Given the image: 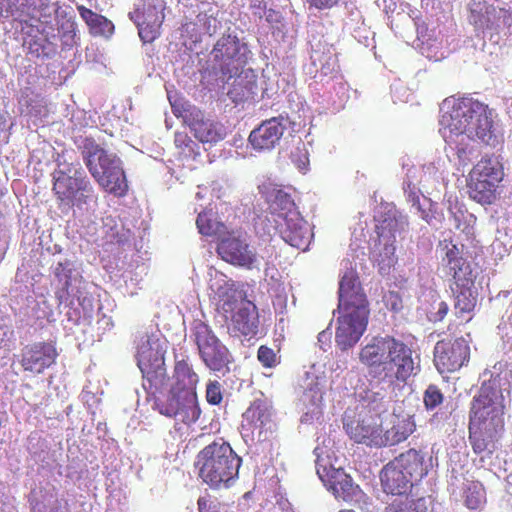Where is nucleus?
<instances>
[{
    "instance_id": "nucleus-34",
    "label": "nucleus",
    "mask_w": 512,
    "mask_h": 512,
    "mask_svg": "<svg viewBox=\"0 0 512 512\" xmlns=\"http://www.w3.org/2000/svg\"><path fill=\"white\" fill-rule=\"evenodd\" d=\"M77 9L81 18L94 34L108 36L113 33L114 25L106 17L97 14L84 6H78Z\"/></svg>"
},
{
    "instance_id": "nucleus-42",
    "label": "nucleus",
    "mask_w": 512,
    "mask_h": 512,
    "mask_svg": "<svg viewBox=\"0 0 512 512\" xmlns=\"http://www.w3.org/2000/svg\"><path fill=\"white\" fill-rule=\"evenodd\" d=\"M206 399L209 404L218 405L223 397L221 385L218 381L209 382L206 387Z\"/></svg>"
},
{
    "instance_id": "nucleus-18",
    "label": "nucleus",
    "mask_w": 512,
    "mask_h": 512,
    "mask_svg": "<svg viewBox=\"0 0 512 512\" xmlns=\"http://www.w3.org/2000/svg\"><path fill=\"white\" fill-rule=\"evenodd\" d=\"M57 357L55 343L40 341L22 348L19 363L25 372L38 375L54 365Z\"/></svg>"
},
{
    "instance_id": "nucleus-53",
    "label": "nucleus",
    "mask_w": 512,
    "mask_h": 512,
    "mask_svg": "<svg viewBox=\"0 0 512 512\" xmlns=\"http://www.w3.org/2000/svg\"><path fill=\"white\" fill-rule=\"evenodd\" d=\"M338 512H355V511L352 510V509H343V510H340Z\"/></svg>"
},
{
    "instance_id": "nucleus-33",
    "label": "nucleus",
    "mask_w": 512,
    "mask_h": 512,
    "mask_svg": "<svg viewBox=\"0 0 512 512\" xmlns=\"http://www.w3.org/2000/svg\"><path fill=\"white\" fill-rule=\"evenodd\" d=\"M196 225L200 234L214 237L219 240V242L229 232L224 223L217 221L211 213L207 212L199 213L196 219Z\"/></svg>"
},
{
    "instance_id": "nucleus-14",
    "label": "nucleus",
    "mask_w": 512,
    "mask_h": 512,
    "mask_svg": "<svg viewBox=\"0 0 512 512\" xmlns=\"http://www.w3.org/2000/svg\"><path fill=\"white\" fill-rule=\"evenodd\" d=\"M369 317V308H352L343 310L342 316L337 320L335 333L337 346L342 350L352 348L366 330Z\"/></svg>"
},
{
    "instance_id": "nucleus-26",
    "label": "nucleus",
    "mask_w": 512,
    "mask_h": 512,
    "mask_svg": "<svg viewBox=\"0 0 512 512\" xmlns=\"http://www.w3.org/2000/svg\"><path fill=\"white\" fill-rule=\"evenodd\" d=\"M392 339V336L375 337L359 352L360 362L368 367L370 374L377 380L378 372H381Z\"/></svg>"
},
{
    "instance_id": "nucleus-15",
    "label": "nucleus",
    "mask_w": 512,
    "mask_h": 512,
    "mask_svg": "<svg viewBox=\"0 0 512 512\" xmlns=\"http://www.w3.org/2000/svg\"><path fill=\"white\" fill-rule=\"evenodd\" d=\"M155 406L160 414L187 425L195 423L201 415L197 395L169 393L166 398L157 399Z\"/></svg>"
},
{
    "instance_id": "nucleus-48",
    "label": "nucleus",
    "mask_w": 512,
    "mask_h": 512,
    "mask_svg": "<svg viewBox=\"0 0 512 512\" xmlns=\"http://www.w3.org/2000/svg\"><path fill=\"white\" fill-rule=\"evenodd\" d=\"M471 18H472V22L475 26H483L480 22V19H479V15H476L475 14V10H471Z\"/></svg>"
},
{
    "instance_id": "nucleus-28",
    "label": "nucleus",
    "mask_w": 512,
    "mask_h": 512,
    "mask_svg": "<svg viewBox=\"0 0 512 512\" xmlns=\"http://www.w3.org/2000/svg\"><path fill=\"white\" fill-rule=\"evenodd\" d=\"M380 481L383 491L391 495H403L413 487L410 479H407L404 471L393 460L387 463L380 472Z\"/></svg>"
},
{
    "instance_id": "nucleus-47",
    "label": "nucleus",
    "mask_w": 512,
    "mask_h": 512,
    "mask_svg": "<svg viewBox=\"0 0 512 512\" xmlns=\"http://www.w3.org/2000/svg\"><path fill=\"white\" fill-rule=\"evenodd\" d=\"M449 307L448 304L444 301L439 303V308L437 311V318L436 320H442L448 313Z\"/></svg>"
},
{
    "instance_id": "nucleus-16",
    "label": "nucleus",
    "mask_w": 512,
    "mask_h": 512,
    "mask_svg": "<svg viewBox=\"0 0 512 512\" xmlns=\"http://www.w3.org/2000/svg\"><path fill=\"white\" fill-rule=\"evenodd\" d=\"M469 358L470 347L463 337L454 341H439L434 348L435 366L441 374L459 370Z\"/></svg>"
},
{
    "instance_id": "nucleus-2",
    "label": "nucleus",
    "mask_w": 512,
    "mask_h": 512,
    "mask_svg": "<svg viewBox=\"0 0 512 512\" xmlns=\"http://www.w3.org/2000/svg\"><path fill=\"white\" fill-rule=\"evenodd\" d=\"M504 405L490 389L473 397L469 414V441L475 454H492L504 430Z\"/></svg>"
},
{
    "instance_id": "nucleus-3",
    "label": "nucleus",
    "mask_w": 512,
    "mask_h": 512,
    "mask_svg": "<svg viewBox=\"0 0 512 512\" xmlns=\"http://www.w3.org/2000/svg\"><path fill=\"white\" fill-rule=\"evenodd\" d=\"M440 124L446 142L453 135L467 134L488 144L493 137L492 111L487 105L469 98L455 102L451 111L442 115Z\"/></svg>"
},
{
    "instance_id": "nucleus-50",
    "label": "nucleus",
    "mask_w": 512,
    "mask_h": 512,
    "mask_svg": "<svg viewBox=\"0 0 512 512\" xmlns=\"http://www.w3.org/2000/svg\"><path fill=\"white\" fill-rule=\"evenodd\" d=\"M496 12H497V11H496V8H494V7H487V8H486V13H487V14H490V13H496Z\"/></svg>"
},
{
    "instance_id": "nucleus-4",
    "label": "nucleus",
    "mask_w": 512,
    "mask_h": 512,
    "mask_svg": "<svg viewBox=\"0 0 512 512\" xmlns=\"http://www.w3.org/2000/svg\"><path fill=\"white\" fill-rule=\"evenodd\" d=\"M241 464V457L223 440L206 445L195 460L199 477L212 489L230 487L238 478Z\"/></svg>"
},
{
    "instance_id": "nucleus-36",
    "label": "nucleus",
    "mask_w": 512,
    "mask_h": 512,
    "mask_svg": "<svg viewBox=\"0 0 512 512\" xmlns=\"http://www.w3.org/2000/svg\"><path fill=\"white\" fill-rule=\"evenodd\" d=\"M57 280L62 283L61 288L55 291V297L59 304L66 303L70 298L69 288L71 286L72 269L70 262H59L54 270Z\"/></svg>"
},
{
    "instance_id": "nucleus-23",
    "label": "nucleus",
    "mask_w": 512,
    "mask_h": 512,
    "mask_svg": "<svg viewBox=\"0 0 512 512\" xmlns=\"http://www.w3.org/2000/svg\"><path fill=\"white\" fill-rule=\"evenodd\" d=\"M339 308H368V301L359 282L357 273L346 271L339 282Z\"/></svg>"
},
{
    "instance_id": "nucleus-52",
    "label": "nucleus",
    "mask_w": 512,
    "mask_h": 512,
    "mask_svg": "<svg viewBox=\"0 0 512 512\" xmlns=\"http://www.w3.org/2000/svg\"><path fill=\"white\" fill-rule=\"evenodd\" d=\"M458 157L461 158L462 157V154H465V149L461 148V149H458Z\"/></svg>"
},
{
    "instance_id": "nucleus-6",
    "label": "nucleus",
    "mask_w": 512,
    "mask_h": 512,
    "mask_svg": "<svg viewBox=\"0 0 512 512\" xmlns=\"http://www.w3.org/2000/svg\"><path fill=\"white\" fill-rule=\"evenodd\" d=\"M53 193L59 207L81 208L93 197V187L80 162H71L65 169L53 173Z\"/></svg>"
},
{
    "instance_id": "nucleus-22",
    "label": "nucleus",
    "mask_w": 512,
    "mask_h": 512,
    "mask_svg": "<svg viewBox=\"0 0 512 512\" xmlns=\"http://www.w3.org/2000/svg\"><path fill=\"white\" fill-rule=\"evenodd\" d=\"M317 474L336 498L351 501L359 491V486L353 484L352 478L343 469L319 466Z\"/></svg>"
},
{
    "instance_id": "nucleus-29",
    "label": "nucleus",
    "mask_w": 512,
    "mask_h": 512,
    "mask_svg": "<svg viewBox=\"0 0 512 512\" xmlns=\"http://www.w3.org/2000/svg\"><path fill=\"white\" fill-rule=\"evenodd\" d=\"M9 18L21 25V32L30 35L39 22L36 0H11Z\"/></svg>"
},
{
    "instance_id": "nucleus-56",
    "label": "nucleus",
    "mask_w": 512,
    "mask_h": 512,
    "mask_svg": "<svg viewBox=\"0 0 512 512\" xmlns=\"http://www.w3.org/2000/svg\"><path fill=\"white\" fill-rule=\"evenodd\" d=\"M64 164H65V161L64 162H59V166L64 165Z\"/></svg>"
},
{
    "instance_id": "nucleus-9",
    "label": "nucleus",
    "mask_w": 512,
    "mask_h": 512,
    "mask_svg": "<svg viewBox=\"0 0 512 512\" xmlns=\"http://www.w3.org/2000/svg\"><path fill=\"white\" fill-rule=\"evenodd\" d=\"M193 334L199 356L211 371L225 375L230 372L233 356L229 349L215 335L212 328L198 320L194 323Z\"/></svg>"
},
{
    "instance_id": "nucleus-19",
    "label": "nucleus",
    "mask_w": 512,
    "mask_h": 512,
    "mask_svg": "<svg viewBox=\"0 0 512 512\" xmlns=\"http://www.w3.org/2000/svg\"><path fill=\"white\" fill-rule=\"evenodd\" d=\"M442 271L452 281L450 286L463 287L475 284L472 267L455 244H451L446 249L445 256L442 258Z\"/></svg>"
},
{
    "instance_id": "nucleus-11",
    "label": "nucleus",
    "mask_w": 512,
    "mask_h": 512,
    "mask_svg": "<svg viewBox=\"0 0 512 512\" xmlns=\"http://www.w3.org/2000/svg\"><path fill=\"white\" fill-rule=\"evenodd\" d=\"M220 311L232 336L252 338L257 335L260 321L253 302L227 298L220 304Z\"/></svg>"
},
{
    "instance_id": "nucleus-51",
    "label": "nucleus",
    "mask_w": 512,
    "mask_h": 512,
    "mask_svg": "<svg viewBox=\"0 0 512 512\" xmlns=\"http://www.w3.org/2000/svg\"><path fill=\"white\" fill-rule=\"evenodd\" d=\"M413 204H414V205H416V204H417V207H418V209L420 210L419 197H418V196H414V197H413Z\"/></svg>"
},
{
    "instance_id": "nucleus-20",
    "label": "nucleus",
    "mask_w": 512,
    "mask_h": 512,
    "mask_svg": "<svg viewBox=\"0 0 512 512\" xmlns=\"http://www.w3.org/2000/svg\"><path fill=\"white\" fill-rule=\"evenodd\" d=\"M221 258L233 265L251 268L256 261V253L245 239L228 232L217 245Z\"/></svg>"
},
{
    "instance_id": "nucleus-32",
    "label": "nucleus",
    "mask_w": 512,
    "mask_h": 512,
    "mask_svg": "<svg viewBox=\"0 0 512 512\" xmlns=\"http://www.w3.org/2000/svg\"><path fill=\"white\" fill-rule=\"evenodd\" d=\"M454 296V309L456 315L470 314L477 305L478 292L474 286L453 287L450 286Z\"/></svg>"
},
{
    "instance_id": "nucleus-39",
    "label": "nucleus",
    "mask_w": 512,
    "mask_h": 512,
    "mask_svg": "<svg viewBox=\"0 0 512 512\" xmlns=\"http://www.w3.org/2000/svg\"><path fill=\"white\" fill-rule=\"evenodd\" d=\"M253 88L254 84L251 82L243 86L242 80H236L232 89L229 91V95L234 102L244 101L251 97L253 94Z\"/></svg>"
},
{
    "instance_id": "nucleus-38",
    "label": "nucleus",
    "mask_w": 512,
    "mask_h": 512,
    "mask_svg": "<svg viewBox=\"0 0 512 512\" xmlns=\"http://www.w3.org/2000/svg\"><path fill=\"white\" fill-rule=\"evenodd\" d=\"M415 427V423L410 418L398 421L391 429L393 442L405 441L415 431Z\"/></svg>"
},
{
    "instance_id": "nucleus-40",
    "label": "nucleus",
    "mask_w": 512,
    "mask_h": 512,
    "mask_svg": "<svg viewBox=\"0 0 512 512\" xmlns=\"http://www.w3.org/2000/svg\"><path fill=\"white\" fill-rule=\"evenodd\" d=\"M257 359L265 368H274L279 363L274 350L266 345H261L257 351Z\"/></svg>"
},
{
    "instance_id": "nucleus-25",
    "label": "nucleus",
    "mask_w": 512,
    "mask_h": 512,
    "mask_svg": "<svg viewBox=\"0 0 512 512\" xmlns=\"http://www.w3.org/2000/svg\"><path fill=\"white\" fill-rule=\"evenodd\" d=\"M242 428L250 430L252 433L258 431L259 435L263 431L271 428L273 407L266 399H255L246 411L243 413Z\"/></svg>"
},
{
    "instance_id": "nucleus-17",
    "label": "nucleus",
    "mask_w": 512,
    "mask_h": 512,
    "mask_svg": "<svg viewBox=\"0 0 512 512\" xmlns=\"http://www.w3.org/2000/svg\"><path fill=\"white\" fill-rule=\"evenodd\" d=\"M289 123L288 117L279 115L262 121L248 137L251 147L258 152H268L280 144Z\"/></svg>"
},
{
    "instance_id": "nucleus-12",
    "label": "nucleus",
    "mask_w": 512,
    "mask_h": 512,
    "mask_svg": "<svg viewBox=\"0 0 512 512\" xmlns=\"http://www.w3.org/2000/svg\"><path fill=\"white\" fill-rule=\"evenodd\" d=\"M412 355L413 351L408 345L393 337L381 372H378V381L391 386L406 383L416 374Z\"/></svg>"
},
{
    "instance_id": "nucleus-27",
    "label": "nucleus",
    "mask_w": 512,
    "mask_h": 512,
    "mask_svg": "<svg viewBox=\"0 0 512 512\" xmlns=\"http://www.w3.org/2000/svg\"><path fill=\"white\" fill-rule=\"evenodd\" d=\"M134 19L138 27V34L144 43H152L160 35V27L162 25L164 15L159 13L153 5H148L143 13L137 9Z\"/></svg>"
},
{
    "instance_id": "nucleus-1",
    "label": "nucleus",
    "mask_w": 512,
    "mask_h": 512,
    "mask_svg": "<svg viewBox=\"0 0 512 512\" xmlns=\"http://www.w3.org/2000/svg\"><path fill=\"white\" fill-rule=\"evenodd\" d=\"M262 194L268 203L266 220L268 232L273 229L290 246L305 251L313 232L309 223L301 216L291 195L276 184H264Z\"/></svg>"
},
{
    "instance_id": "nucleus-35",
    "label": "nucleus",
    "mask_w": 512,
    "mask_h": 512,
    "mask_svg": "<svg viewBox=\"0 0 512 512\" xmlns=\"http://www.w3.org/2000/svg\"><path fill=\"white\" fill-rule=\"evenodd\" d=\"M463 498L469 509L480 508L486 502V492L483 484L477 480H467L464 484Z\"/></svg>"
},
{
    "instance_id": "nucleus-43",
    "label": "nucleus",
    "mask_w": 512,
    "mask_h": 512,
    "mask_svg": "<svg viewBox=\"0 0 512 512\" xmlns=\"http://www.w3.org/2000/svg\"><path fill=\"white\" fill-rule=\"evenodd\" d=\"M197 506L199 512H221L220 503L211 497H199Z\"/></svg>"
},
{
    "instance_id": "nucleus-24",
    "label": "nucleus",
    "mask_w": 512,
    "mask_h": 512,
    "mask_svg": "<svg viewBox=\"0 0 512 512\" xmlns=\"http://www.w3.org/2000/svg\"><path fill=\"white\" fill-rule=\"evenodd\" d=\"M393 461L413 484L426 477L432 467V458L426 460L424 453L414 448L401 453Z\"/></svg>"
},
{
    "instance_id": "nucleus-21",
    "label": "nucleus",
    "mask_w": 512,
    "mask_h": 512,
    "mask_svg": "<svg viewBox=\"0 0 512 512\" xmlns=\"http://www.w3.org/2000/svg\"><path fill=\"white\" fill-rule=\"evenodd\" d=\"M344 428L351 439L356 443L367 446H382L386 440L382 435L381 425L371 415L360 416L357 420L344 423Z\"/></svg>"
},
{
    "instance_id": "nucleus-49",
    "label": "nucleus",
    "mask_w": 512,
    "mask_h": 512,
    "mask_svg": "<svg viewBox=\"0 0 512 512\" xmlns=\"http://www.w3.org/2000/svg\"><path fill=\"white\" fill-rule=\"evenodd\" d=\"M36 44H37L36 42L32 43V41H30V42L28 43V45H29V50H30L31 52H38V50H39L38 48L33 49V45H36Z\"/></svg>"
},
{
    "instance_id": "nucleus-54",
    "label": "nucleus",
    "mask_w": 512,
    "mask_h": 512,
    "mask_svg": "<svg viewBox=\"0 0 512 512\" xmlns=\"http://www.w3.org/2000/svg\"><path fill=\"white\" fill-rule=\"evenodd\" d=\"M499 13H503L504 15H506L508 12L504 9H499Z\"/></svg>"
},
{
    "instance_id": "nucleus-13",
    "label": "nucleus",
    "mask_w": 512,
    "mask_h": 512,
    "mask_svg": "<svg viewBox=\"0 0 512 512\" xmlns=\"http://www.w3.org/2000/svg\"><path fill=\"white\" fill-rule=\"evenodd\" d=\"M245 51L246 46L240 43L237 36L223 35L212 50L214 68L223 78L230 79L246 64Z\"/></svg>"
},
{
    "instance_id": "nucleus-8",
    "label": "nucleus",
    "mask_w": 512,
    "mask_h": 512,
    "mask_svg": "<svg viewBox=\"0 0 512 512\" xmlns=\"http://www.w3.org/2000/svg\"><path fill=\"white\" fill-rule=\"evenodd\" d=\"M165 348L155 335L145 333L139 339L137 345V365L143 378L148 383L146 389L158 390L167 382L165 367Z\"/></svg>"
},
{
    "instance_id": "nucleus-45",
    "label": "nucleus",
    "mask_w": 512,
    "mask_h": 512,
    "mask_svg": "<svg viewBox=\"0 0 512 512\" xmlns=\"http://www.w3.org/2000/svg\"><path fill=\"white\" fill-rule=\"evenodd\" d=\"M341 0H304L310 8L317 10L331 9L339 4Z\"/></svg>"
},
{
    "instance_id": "nucleus-44",
    "label": "nucleus",
    "mask_w": 512,
    "mask_h": 512,
    "mask_svg": "<svg viewBox=\"0 0 512 512\" xmlns=\"http://www.w3.org/2000/svg\"><path fill=\"white\" fill-rule=\"evenodd\" d=\"M385 512H414L412 509V505L408 500H394L390 503Z\"/></svg>"
},
{
    "instance_id": "nucleus-41",
    "label": "nucleus",
    "mask_w": 512,
    "mask_h": 512,
    "mask_svg": "<svg viewBox=\"0 0 512 512\" xmlns=\"http://www.w3.org/2000/svg\"><path fill=\"white\" fill-rule=\"evenodd\" d=\"M443 401V395L436 385H429L424 394V404L427 409H434Z\"/></svg>"
},
{
    "instance_id": "nucleus-7",
    "label": "nucleus",
    "mask_w": 512,
    "mask_h": 512,
    "mask_svg": "<svg viewBox=\"0 0 512 512\" xmlns=\"http://www.w3.org/2000/svg\"><path fill=\"white\" fill-rule=\"evenodd\" d=\"M503 177V165L496 157L481 158L468 174L469 197L482 205L492 204Z\"/></svg>"
},
{
    "instance_id": "nucleus-10",
    "label": "nucleus",
    "mask_w": 512,
    "mask_h": 512,
    "mask_svg": "<svg viewBox=\"0 0 512 512\" xmlns=\"http://www.w3.org/2000/svg\"><path fill=\"white\" fill-rule=\"evenodd\" d=\"M171 107L174 116L182 119L199 142L214 144L224 139L223 125L208 117L200 108L182 99L171 102Z\"/></svg>"
},
{
    "instance_id": "nucleus-30",
    "label": "nucleus",
    "mask_w": 512,
    "mask_h": 512,
    "mask_svg": "<svg viewBox=\"0 0 512 512\" xmlns=\"http://www.w3.org/2000/svg\"><path fill=\"white\" fill-rule=\"evenodd\" d=\"M174 384L169 393L196 394L199 377L188 360H176L173 372Z\"/></svg>"
},
{
    "instance_id": "nucleus-31",
    "label": "nucleus",
    "mask_w": 512,
    "mask_h": 512,
    "mask_svg": "<svg viewBox=\"0 0 512 512\" xmlns=\"http://www.w3.org/2000/svg\"><path fill=\"white\" fill-rule=\"evenodd\" d=\"M407 226L406 219L397 217L395 214L386 213L377 220L376 233L385 247L391 246L394 250L396 236L404 232Z\"/></svg>"
},
{
    "instance_id": "nucleus-37",
    "label": "nucleus",
    "mask_w": 512,
    "mask_h": 512,
    "mask_svg": "<svg viewBox=\"0 0 512 512\" xmlns=\"http://www.w3.org/2000/svg\"><path fill=\"white\" fill-rule=\"evenodd\" d=\"M174 144L179 150V154L185 158L195 157L199 154V145L186 132H175Z\"/></svg>"
},
{
    "instance_id": "nucleus-46",
    "label": "nucleus",
    "mask_w": 512,
    "mask_h": 512,
    "mask_svg": "<svg viewBox=\"0 0 512 512\" xmlns=\"http://www.w3.org/2000/svg\"><path fill=\"white\" fill-rule=\"evenodd\" d=\"M11 0H0V21L9 19Z\"/></svg>"
},
{
    "instance_id": "nucleus-55",
    "label": "nucleus",
    "mask_w": 512,
    "mask_h": 512,
    "mask_svg": "<svg viewBox=\"0 0 512 512\" xmlns=\"http://www.w3.org/2000/svg\"><path fill=\"white\" fill-rule=\"evenodd\" d=\"M324 335V332L322 333H319V340L321 339V337Z\"/></svg>"
},
{
    "instance_id": "nucleus-5",
    "label": "nucleus",
    "mask_w": 512,
    "mask_h": 512,
    "mask_svg": "<svg viewBox=\"0 0 512 512\" xmlns=\"http://www.w3.org/2000/svg\"><path fill=\"white\" fill-rule=\"evenodd\" d=\"M85 164L96 182L107 192L121 197L128 185L121 161L108 153L92 137H85L81 144Z\"/></svg>"
}]
</instances>
